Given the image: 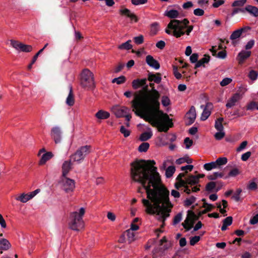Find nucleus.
<instances>
[{
	"instance_id": "obj_47",
	"label": "nucleus",
	"mask_w": 258,
	"mask_h": 258,
	"mask_svg": "<svg viewBox=\"0 0 258 258\" xmlns=\"http://www.w3.org/2000/svg\"><path fill=\"white\" fill-rule=\"evenodd\" d=\"M225 133L224 132V131H218V132H217L215 135H214V137L215 138V139L217 140H221L222 138H224V137L225 136Z\"/></svg>"
},
{
	"instance_id": "obj_6",
	"label": "nucleus",
	"mask_w": 258,
	"mask_h": 258,
	"mask_svg": "<svg viewBox=\"0 0 258 258\" xmlns=\"http://www.w3.org/2000/svg\"><path fill=\"white\" fill-rule=\"evenodd\" d=\"M90 152V147L85 146L81 147L77 151L70 156L71 160L73 162L81 163L85 158L86 156Z\"/></svg>"
},
{
	"instance_id": "obj_26",
	"label": "nucleus",
	"mask_w": 258,
	"mask_h": 258,
	"mask_svg": "<svg viewBox=\"0 0 258 258\" xmlns=\"http://www.w3.org/2000/svg\"><path fill=\"white\" fill-rule=\"evenodd\" d=\"M165 16L171 19H175L178 17L179 12L176 10H166L164 13Z\"/></svg>"
},
{
	"instance_id": "obj_53",
	"label": "nucleus",
	"mask_w": 258,
	"mask_h": 258,
	"mask_svg": "<svg viewBox=\"0 0 258 258\" xmlns=\"http://www.w3.org/2000/svg\"><path fill=\"white\" fill-rule=\"evenodd\" d=\"M232 223V217H230V216L227 217V218L224 219L223 221V224H224V225H225L227 226L231 225Z\"/></svg>"
},
{
	"instance_id": "obj_17",
	"label": "nucleus",
	"mask_w": 258,
	"mask_h": 258,
	"mask_svg": "<svg viewBox=\"0 0 258 258\" xmlns=\"http://www.w3.org/2000/svg\"><path fill=\"white\" fill-rule=\"evenodd\" d=\"M251 55V51L248 50H241L237 57V60L239 64L243 63L244 61L248 58Z\"/></svg>"
},
{
	"instance_id": "obj_51",
	"label": "nucleus",
	"mask_w": 258,
	"mask_h": 258,
	"mask_svg": "<svg viewBox=\"0 0 258 258\" xmlns=\"http://www.w3.org/2000/svg\"><path fill=\"white\" fill-rule=\"evenodd\" d=\"M127 238L130 241L134 240L135 234L132 230H127L126 231Z\"/></svg>"
},
{
	"instance_id": "obj_33",
	"label": "nucleus",
	"mask_w": 258,
	"mask_h": 258,
	"mask_svg": "<svg viewBox=\"0 0 258 258\" xmlns=\"http://www.w3.org/2000/svg\"><path fill=\"white\" fill-rule=\"evenodd\" d=\"M204 168L207 171H210L213 169H217L218 167L215 163V161H213L210 163H205L204 165Z\"/></svg>"
},
{
	"instance_id": "obj_43",
	"label": "nucleus",
	"mask_w": 258,
	"mask_h": 258,
	"mask_svg": "<svg viewBox=\"0 0 258 258\" xmlns=\"http://www.w3.org/2000/svg\"><path fill=\"white\" fill-rule=\"evenodd\" d=\"M246 0L235 1L232 4V7H242L246 3Z\"/></svg>"
},
{
	"instance_id": "obj_61",
	"label": "nucleus",
	"mask_w": 258,
	"mask_h": 258,
	"mask_svg": "<svg viewBox=\"0 0 258 258\" xmlns=\"http://www.w3.org/2000/svg\"><path fill=\"white\" fill-rule=\"evenodd\" d=\"M239 173V170L237 168H234L231 170L228 173L229 176L234 177Z\"/></svg>"
},
{
	"instance_id": "obj_56",
	"label": "nucleus",
	"mask_w": 258,
	"mask_h": 258,
	"mask_svg": "<svg viewBox=\"0 0 258 258\" xmlns=\"http://www.w3.org/2000/svg\"><path fill=\"white\" fill-rule=\"evenodd\" d=\"M198 56H199L197 53H195L192 54L189 58L190 62L192 63H197L198 61Z\"/></svg>"
},
{
	"instance_id": "obj_48",
	"label": "nucleus",
	"mask_w": 258,
	"mask_h": 258,
	"mask_svg": "<svg viewBox=\"0 0 258 258\" xmlns=\"http://www.w3.org/2000/svg\"><path fill=\"white\" fill-rule=\"evenodd\" d=\"M134 41L137 44H141L144 42L143 36L140 35L134 38Z\"/></svg>"
},
{
	"instance_id": "obj_62",
	"label": "nucleus",
	"mask_w": 258,
	"mask_h": 258,
	"mask_svg": "<svg viewBox=\"0 0 258 258\" xmlns=\"http://www.w3.org/2000/svg\"><path fill=\"white\" fill-rule=\"evenodd\" d=\"M258 223V214L253 216L249 221V223L251 225H255Z\"/></svg>"
},
{
	"instance_id": "obj_24",
	"label": "nucleus",
	"mask_w": 258,
	"mask_h": 258,
	"mask_svg": "<svg viewBox=\"0 0 258 258\" xmlns=\"http://www.w3.org/2000/svg\"><path fill=\"white\" fill-rule=\"evenodd\" d=\"M69 88L70 91L69 95L66 99V104L70 106H72L74 104L75 100L73 93L72 87L71 86H70Z\"/></svg>"
},
{
	"instance_id": "obj_45",
	"label": "nucleus",
	"mask_w": 258,
	"mask_h": 258,
	"mask_svg": "<svg viewBox=\"0 0 258 258\" xmlns=\"http://www.w3.org/2000/svg\"><path fill=\"white\" fill-rule=\"evenodd\" d=\"M216 187V183L214 182L211 181L209 182L206 187V189L208 191H212Z\"/></svg>"
},
{
	"instance_id": "obj_52",
	"label": "nucleus",
	"mask_w": 258,
	"mask_h": 258,
	"mask_svg": "<svg viewBox=\"0 0 258 258\" xmlns=\"http://www.w3.org/2000/svg\"><path fill=\"white\" fill-rule=\"evenodd\" d=\"M158 30V24L157 23H153L151 25V32L152 34L155 35L157 33V31Z\"/></svg>"
},
{
	"instance_id": "obj_19",
	"label": "nucleus",
	"mask_w": 258,
	"mask_h": 258,
	"mask_svg": "<svg viewBox=\"0 0 258 258\" xmlns=\"http://www.w3.org/2000/svg\"><path fill=\"white\" fill-rule=\"evenodd\" d=\"M114 114L117 117H123L124 115L129 112V109L126 107L122 106L117 107L114 109Z\"/></svg>"
},
{
	"instance_id": "obj_7",
	"label": "nucleus",
	"mask_w": 258,
	"mask_h": 258,
	"mask_svg": "<svg viewBox=\"0 0 258 258\" xmlns=\"http://www.w3.org/2000/svg\"><path fill=\"white\" fill-rule=\"evenodd\" d=\"M59 184L61 189L66 193L72 192L75 187V182L74 180L69 178L67 176H62Z\"/></svg>"
},
{
	"instance_id": "obj_44",
	"label": "nucleus",
	"mask_w": 258,
	"mask_h": 258,
	"mask_svg": "<svg viewBox=\"0 0 258 258\" xmlns=\"http://www.w3.org/2000/svg\"><path fill=\"white\" fill-rule=\"evenodd\" d=\"M184 144L185 145V149H189L193 144V141L189 138H186L184 140Z\"/></svg>"
},
{
	"instance_id": "obj_14",
	"label": "nucleus",
	"mask_w": 258,
	"mask_h": 258,
	"mask_svg": "<svg viewBox=\"0 0 258 258\" xmlns=\"http://www.w3.org/2000/svg\"><path fill=\"white\" fill-rule=\"evenodd\" d=\"M146 62L149 66L155 70H158L160 68V66L158 61L151 55L146 56Z\"/></svg>"
},
{
	"instance_id": "obj_37",
	"label": "nucleus",
	"mask_w": 258,
	"mask_h": 258,
	"mask_svg": "<svg viewBox=\"0 0 258 258\" xmlns=\"http://www.w3.org/2000/svg\"><path fill=\"white\" fill-rule=\"evenodd\" d=\"M223 176V174L221 172H215L213 174L208 176V179L211 180H214L217 178H222Z\"/></svg>"
},
{
	"instance_id": "obj_18",
	"label": "nucleus",
	"mask_w": 258,
	"mask_h": 258,
	"mask_svg": "<svg viewBox=\"0 0 258 258\" xmlns=\"http://www.w3.org/2000/svg\"><path fill=\"white\" fill-rule=\"evenodd\" d=\"M53 157V154L51 152H47L45 153H44L39 161V165H43L45 164V163L49 161L50 159H51Z\"/></svg>"
},
{
	"instance_id": "obj_46",
	"label": "nucleus",
	"mask_w": 258,
	"mask_h": 258,
	"mask_svg": "<svg viewBox=\"0 0 258 258\" xmlns=\"http://www.w3.org/2000/svg\"><path fill=\"white\" fill-rule=\"evenodd\" d=\"M120 132L122 134L124 137L126 138L130 135V132L127 129L125 128L124 126L122 125L120 128Z\"/></svg>"
},
{
	"instance_id": "obj_54",
	"label": "nucleus",
	"mask_w": 258,
	"mask_h": 258,
	"mask_svg": "<svg viewBox=\"0 0 258 258\" xmlns=\"http://www.w3.org/2000/svg\"><path fill=\"white\" fill-rule=\"evenodd\" d=\"M215 127L218 131H222L224 130L223 124L220 122L215 121Z\"/></svg>"
},
{
	"instance_id": "obj_5",
	"label": "nucleus",
	"mask_w": 258,
	"mask_h": 258,
	"mask_svg": "<svg viewBox=\"0 0 258 258\" xmlns=\"http://www.w3.org/2000/svg\"><path fill=\"white\" fill-rule=\"evenodd\" d=\"M81 84L84 87L89 90L95 88V81L93 74L88 69H85L81 74Z\"/></svg>"
},
{
	"instance_id": "obj_11",
	"label": "nucleus",
	"mask_w": 258,
	"mask_h": 258,
	"mask_svg": "<svg viewBox=\"0 0 258 258\" xmlns=\"http://www.w3.org/2000/svg\"><path fill=\"white\" fill-rule=\"evenodd\" d=\"M197 116L196 108L194 106H192L189 111L186 113L185 118H186V125H190L192 124Z\"/></svg>"
},
{
	"instance_id": "obj_9",
	"label": "nucleus",
	"mask_w": 258,
	"mask_h": 258,
	"mask_svg": "<svg viewBox=\"0 0 258 258\" xmlns=\"http://www.w3.org/2000/svg\"><path fill=\"white\" fill-rule=\"evenodd\" d=\"M40 191V189H36L28 194L22 193L20 195L16 196L15 199L18 201L25 203L33 198L36 195L39 193Z\"/></svg>"
},
{
	"instance_id": "obj_32",
	"label": "nucleus",
	"mask_w": 258,
	"mask_h": 258,
	"mask_svg": "<svg viewBox=\"0 0 258 258\" xmlns=\"http://www.w3.org/2000/svg\"><path fill=\"white\" fill-rule=\"evenodd\" d=\"M131 40H128L124 43H123L118 46V49L121 50H130L132 49V45L130 44Z\"/></svg>"
},
{
	"instance_id": "obj_20",
	"label": "nucleus",
	"mask_w": 258,
	"mask_h": 258,
	"mask_svg": "<svg viewBox=\"0 0 258 258\" xmlns=\"http://www.w3.org/2000/svg\"><path fill=\"white\" fill-rule=\"evenodd\" d=\"M153 135V132L152 129L148 127L147 131L143 133L140 136V140L141 141H146L150 139Z\"/></svg>"
},
{
	"instance_id": "obj_22",
	"label": "nucleus",
	"mask_w": 258,
	"mask_h": 258,
	"mask_svg": "<svg viewBox=\"0 0 258 258\" xmlns=\"http://www.w3.org/2000/svg\"><path fill=\"white\" fill-rule=\"evenodd\" d=\"M247 12L252 16L257 17H258V8L251 5H247L244 8V13Z\"/></svg>"
},
{
	"instance_id": "obj_38",
	"label": "nucleus",
	"mask_w": 258,
	"mask_h": 258,
	"mask_svg": "<svg viewBox=\"0 0 258 258\" xmlns=\"http://www.w3.org/2000/svg\"><path fill=\"white\" fill-rule=\"evenodd\" d=\"M125 81V77L123 76H120L118 78H115L112 80V83H116L117 84H121Z\"/></svg>"
},
{
	"instance_id": "obj_41",
	"label": "nucleus",
	"mask_w": 258,
	"mask_h": 258,
	"mask_svg": "<svg viewBox=\"0 0 258 258\" xmlns=\"http://www.w3.org/2000/svg\"><path fill=\"white\" fill-rule=\"evenodd\" d=\"M176 163L177 164H181L184 162H187V163H191V160L188 159L187 157H182L176 160Z\"/></svg>"
},
{
	"instance_id": "obj_34",
	"label": "nucleus",
	"mask_w": 258,
	"mask_h": 258,
	"mask_svg": "<svg viewBox=\"0 0 258 258\" xmlns=\"http://www.w3.org/2000/svg\"><path fill=\"white\" fill-rule=\"evenodd\" d=\"M110 114L108 112L100 110L98 111V119H106L109 117Z\"/></svg>"
},
{
	"instance_id": "obj_13",
	"label": "nucleus",
	"mask_w": 258,
	"mask_h": 258,
	"mask_svg": "<svg viewBox=\"0 0 258 258\" xmlns=\"http://www.w3.org/2000/svg\"><path fill=\"white\" fill-rule=\"evenodd\" d=\"M241 98V96L239 93L234 94L228 101L226 104L227 108H230L236 105Z\"/></svg>"
},
{
	"instance_id": "obj_63",
	"label": "nucleus",
	"mask_w": 258,
	"mask_h": 258,
	"mask_svg": "<svg viewBox=\"0 0 258 258\" xmlns=\"http://www.w3.org/2000/svg\"><path fill=\"white\" fill-rule=\"evenodd\" d=\"M251 152L248 151L241 155V160L243 161H246L251 156Z\"/></svg>"
},
{
	"instance_id": "obj_35",
	"label": "nucleus",
	"mask_w": 258,
	"mask_h": 258,
	"mask_svg": "<svg viewBox=\"0 0 258 258\" xmlns=\"http://www.w3.org/2000/svg\"><path fill=\"white\" fill-rule=\"evenodd\" d=\"M175 171V168L173 166H169L166 170L165 174L167 178L172 176Z\"/></svg>"
},
{
	"instance_id": "obj_23",
	"label": "nucleus",
	"mask_w": 258,
	"mask_h": 258,
	"mask_svg": "<svg viewBox=\"0 0 258 258\" xmlns=\"http://www.w3.org/2000/svg\"><path fill=\"white\" fill-rule=\"evenodd\" d=\"M11 247V244L10 242L5 238L0 239V250H7Z\"/></svg>"
},
{
	"instance_id": "obj_30",
	"label": "nucleus",
	"mask_w": 258,
	"mask_h": 258,
	"mask_svg": "<svg viewBox=\"0 0 258 258\" xmlns=\"http://www.w3.org/2000/svg\"><path fill=\"white\" fill-rule=\"evenodd\" d=\"M227 162L228 160L227 158L224 157H219L215 161L217 166L219 169L221 168L222 166L225 165Z\"/></svg>"
},
{
	"instance_id": "obj_8",
	"label": "nucleus",
	"mask_w": 258,
	"mask_h": 258,
	"mask_svg": "<svg viewBox=\"0 0 258 258\" xmlns=\"http://www.w3.org/2000/svg\"><path fill=\"white\" fill-rule=\"evenodd\" d=\"M50 136L55 144L60 143L62 140V131L59 126H54L51 128Z\"/></svg>"
},
{
	"instance_id": "obj_64",
	"label": "nucleus",
	"mask_w": 258,
	"mask_h": 258,
	"mask_svg": "<svg viewBox=\"0 0 258 258\" xmlns=\"http://www.w3.org/2000/svg\"><path fill=\"white\" fill-rule=\"evenodd\" d=\"M107 217L109 220H110L111 221H114L116 219L115 215L111 212H109L107 213Z\"/></svg>"
},
{
	"instance_id": "obj_50",
	"label": "nucleus",
	"mask_w": 258,
	"mask_h": 258,
	"mask_svg": "<svg viewBox=\"0 0 258 258\" xmlns=\"http://www.w3.org/2000/svg\"><path fill=\"white\" fill-rule=\"evenodd\" d=\"M200 237L199 236H195L190 238V244L191 245H194L196 243L199 241Z\"/></svg>"
},
{
	"instance_id": "obj_57",
	"label": "nucleus",
	"mask_w": 258,
	"mask_h": 258,
	"mask_svg": "<svg viewBox=\"0 0 258 258\" xmlns=\"http://www.w3.org/2000/svg\"><path fill=\"white\" fill-rule=\"evenodd\" d=\"M247 145V141H243V142H242L240 144L239 146L237 148L236 151L237 152H241V151H242V150H243L245 148V147H246Z\"/></svg>"
},
{
	"instance_id": "obj_59",
	"label": "nucleus",
	"mask_w": 258,
	"mask_h": 258,
	"mask_svg": "<svg viewBox=\"0 0 258 258\" xmlns=\"http://www.w3.org/2000/svg\"><path fill=\"white\" fill-rule=\"evenodd\" d=\"M254 44V40L253 39H251L249 40L245 45V48L246 50H249L252 48Z\"/></svg>"
},
{
	"instance_id": "obj_58",
	"label": "nucleus",
	"mask_w": 258,
	"mask_h": 258,
	"mask_svg": "<svg viewBox=\"0 0 258 258\" xmlns=\"http://www.w3.org/2000/svg\"><path fill=\"white\" fill-rule=\"evenodd\" d=\"M147 2V0H132V3L135 6L143 5Z\"/></svg>"
},
{
	"instance_id": "obj_60",
	"label": "nucleus",
	"mask_w": 258,
	"mask_h": 258,
	"mask_svg": "<svg viewBox=\"0 0 258 258\" xmlns=\"http://www.w3.org/2000/svg\"><path fill=\"white\" fill-rule=\"evenodd\" d=\"M257 184L254 181H251L249 183V184L247 186V189L249 190H255L257 188Z\"/></svg>"
},
{
	"instance_id": "obj_25",
	"label": "nucleus",
	"mask_w": 258,
	"mask_h": 258,
	"mask_svg": "<svg viewBox=\"0 0 258 258\" xmlns=\"http://www.w3.org/2000/svg\"><path fill=\"white\" fill-rule=\"evenodd\" d=\"M120 12L123 14L129 17L132 21L137 22V19L135 14L132 13L128 9H124L120 10Z\"/></svg>"
},
{
	"instance_id": "obj_16",
	"label": "nucleus",
	"mask_w": 258,
	"mask_h": 258,
	"mask_svg": "<svg viewBox=\"0 0 258 258\" xmlns=\"http://www.w3.org/2000/svg\"><path fill=\"white\" fill-rule=\"evenodd\" d=\"M212 104L210 103H207L205 106L204 105H201V108L203 109V111L201 116V119L202 120H206L210 115L211 111L208 109V108Z\"/></svg>"
},
{
	"instance_id": "obj_40",
	"label": "nucleus",
	"mask_w": 258,
	"mask_h": 258,
	"mask_svg": "<svg viewBox=\"0 0 258 258\" xmlns=\"http://www.w3.org/2000/svg\"><path fill=\"white\" fill-rule=\"evenodd\" d=\"M196 198L193 196L189 198L188 199H186L184 201V206H189L194 204L196 202Z\"/></svg>"
},
{
	"instance_id": "obj_3",
	"label": "nucleus",
	"mask_w": 258,
	"mask_h": 258,
	"mask_svg": "<svg viewBox=\"0 0 258 258\" xmlns=\"http://www.w3.org/2000/svg\"><path fill=\"white\" fill-rule=\"evenodd\" d=\"M189 23V21L186 19L171 20L167 25L165 32L176 38H179L185 34L189 35L194 28L193 26L188 25Z\"/></svg>"
},
{
	"instance_id": "obj_10",
	"label": "nucleus",
	"mask_w": 258,
	"mask_h": 258,
	"mask_svg": "<svg viewBox=\"0 0 258 258\" xmlns=\"http://www.w3.org/2000/svg\"><path fill=\"white\" fill-rule=\"evenodd\" d=\"M11 45L19 51L29 52L32 50V46L31 45H26L17 41L11 40Z\"/></svg>"
},
{
	"instance_id": "obj_1",
	"label": "nucleus",
	"mask_w": 258,
	"mask_h": 258,
	"mask_svg": "<svg viewBox=\"0 0 258 258\" xmlns=\"http://www.w3.org/2000/svg\"><path fill=\"white\" fill-rule=\"evenodd\" d=\"M154 160H138L131 163L133 179L141 183L146 190L149 200L143 199L146 211L156 214V218L163 223L169 216L173 207L169 201V191L161 183L159 173L154 166Z\"/></svg>"
},
{
	"instance_id": "obj_21",
	"label": "nucleus",
	"mask_w": 258,
	"mask_h": 258,
	"mask_svg": "<svg viewBox=\"0 0 258 258\" xmlns=\"http://www.w3.org/2000/svg\"><path fill=\"white\" fill-rule=\"evenodd\" d=\"M161 80L162 78L159 74H158V76L152 73H149L148 74L147 80H148L150 82L153 81L155 83L159 84L161 82Z\"/></svg>"
},
{
	"instance_id": "obj_12",
	"label": "nucleus",
	"mask_w": 258,
	"mask_h": 258,
	"mask_svg": "<svg viewBox=\"0 0 258 258\" xmlns=\"http://www.w3.org/2000/svg\"><path fill=\"white\" fill-rule=\"evenodd\" d=\"M251 28L248 26L243 27L239 29H237L232 32L230 36V39L231 40H235L237 38H239L242 33L247 32L248 31L250 30Z\"/></svg>"
},
{
	"instance_id": "obj_49",
	"label": "nucleus",
	"mask_w": 258,
	"mask_h": 258,
	"mask_svg": "<svg viewBox=\"0 0 258 258\" xmlns=\"http://www.w3.org/2000/svg\"><path fill=\"white\" fill-rule=\"evenodd\" d=\"M232 79L229 78H224L220 82V85L221 86H225L229 84L232 82Z\"/></svg>"
},
{
	"instance_id": "obj_55",
	"label": "nucleus",
	"mask_w": 258,
	"mask_h": 258,
	"mask_svg": "<svg viewBox=\"0 0 258 258\" xmlns=\"http://www.w3.org/2000/svg\"><path fill=\"white\" fill-rule=\"evenodd\" d=\"M194 14L197 16H202L204 14V11L201 9L197 8L194 10Z\"/></svg>"
},
{
	"instance_id": "obj_15",
	"label": "nucleus",
	"mask_w": 258,
	"mask_h": 258,
	"mask_svg": "<svg viewBox=\"0 0 258 258\" xmlns=\"http://www.w3.org/2000/svg\"><path fill=\"white\" fill-rule=\"evenodd\" d=\"M72 161L71 160H67L63 162L61 166V171H62V176L64 177L67 176L70 171L72 169Z\"/></svg>"
},
{
	"instance_id": "obj_29",
	"label": "nucleus",
	"mask_w": 258,
	"mask_h": 258,
	"mask_svg": "<svg viewBox=\"0 0 258 258\" xmlns=\"http://www.w3.org/2000/svg\"><path fill=\"white\" fill-rule=\"evenodd\" d=\"M187 184L190 185H197L199 183L198 177L196 175H189L187 178Z\"/></svg>"
},
{
	"instance_id": "obj_28",
	"label": "nucleus",
	"mask_w": 258,
	"mask_h": 258,
	"mask_svg": "<svg viewBox=\"0 0 258 258\" xmlns=\"http://www.w3.org/2000/svg\"><path fill=\"white\" fill-rule=\"evenodd\" d=\"M159 249L160 250H165L167 249L169 246V244L167 241L166 238L165 237H163L159 241Z\"/></svg>"
},
{
	"instance_id": "obj_36",
	"label": "nucleus",
	"mask_w": 258,
	"mask_h": 258,
	"mask_svg": "<svg viewBox=\"0 0 258 258\" xmlns=\"http://www.w3.org/2000/svg\"><path fill=\"white\" fill-rule=\"evenodd\" d=\"M149 144L147 142L142 143L138 148V150L140 152H146L149 148Z\"/></svg>"
},
{
	"instance_id": "obj_2",
	"label": "nucleus",
	"mask_w": 258,
	"mask_h": 258,
	"mask_svg": "<svg viewBox=\"0 0 258 258\" xmlns=\"http://www.w3.org/2000/svg\"><path fill=\"white\" fill-rule=\"evenodd\" d=\"M152 89L149 90L147 79H135L132 82L134 89L142 87L143 90L136 93L132 101V107L135 109V114L157 127L159 132H167L169 124H172L168 115L160 110L159 99L160 94L155 88L154 84L150 83Z\"/></svg>"
},
{
	"instance_id": "obj_4",
	"label": "nucleus",
	"mask_w": 258,
	"mask_h": 258,
	"mask_svg": "<svg viewBox=\"0 0 258 258\" xmlns=\"http://www.w3.org/2000/svg\"><path fill=\"white\" fill-rule=\"evenodd\" d=\"M85 213V209L83 207L71 213L69 219V228L75 231L83 229L84 225L82 218Z\"/></svg>"
},
{
	"instance_id": "obj_42",
	"label": "nucleus",
	"mask_w": 258,
	"mask_h": 258,
	"mask_svg": "<svg viewBox=\"0 0 258 258\" xmlns=\"http://www.w3.org/2000/svg\"><path fill=\"white\" fill-rule=\"evenodd\" d=\"M248 77L251 80L255 81L258 77V72L254 70H251L249 72Z\"/></svg>"
},
{
	"instance_id": "obj_27",
	"label": "nucleus",
	"mask_w": 258,
	"mask_h": 258,
	"mask_svg": "<svg viewBox=\"0 0 258 258\" xmlns=\"http://www.w3.org/2000/svg\"><path fill=\"white\" fill-rule=\"evenodd\" d=\"M210 60V56L205 55L203 58L198 60L195 64V68H200L205 63H208Z\"/></svg>"
},
{
	"instance_id": "obj_39",
	"label": "nucleus",
	"mask_w": 258,
	"mask_h": 258,
	"mask_svg": "<svg viewBox=\"0 0 258 258\" xmlns=\"http://www.w3.org/2000/svg\"><path fill=\"white\" fill-rule=\"evenodd\" d=\"M182 214L181 213H179L175 216L173 221V225H175L179 223L182 219Z\"/></svg>"
},
{
	"instance_id": "obj_31",
	"label": "nucleus",
	"mask_w": 258,
	"mask_h": 258,
	"mask_svg": "<svg viewBox=\"0 0 258 258\" xmlns=\"http://www.w3.org/2000/svg\"><path fill=\"white\" fill-rule=\"evenodd\" d=\"M161 102L162 105L164 107H168L171 104L170 98L166 95H163L162 96Z\"/></svg>"
}]
</instances>
